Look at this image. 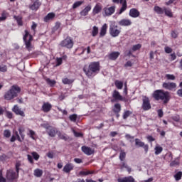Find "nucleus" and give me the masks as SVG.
I'll list each match as a JSON object with an SVG mask.
<instances>
[{
	"mask_svg": "<svg viewBox=\"0 0 182 182\" xmlns=\"http://www.w3.org/2000/svg\"><path fill=\"white\" fill-rule=\"evenodd\" d=\"M83 72L90 79L91 77H95V76L100 72V63L99 61L91 62L89 64L88 68L86 65L84 66Z\"/></svg>",
	"mask_w": 182,
	"mask_h": 182,
	"instance_id": "f257e3e1",
	"label": "nucleus"
},
{
	"mask_svg": "<svg viewBox=\"0 0 182 182\" xmlns=\"http://www.w3.org/2000/svg\"><path fill=\"white\" fill-rule=\"evenodd\" d=\"M152 97L157 102L161 100L163 102V105H167L171 99V95H170V92L168 91H164V90H156L154 91Z\"/></svg>",
	"mask_w": 182,
	"mask_h": 182,
	"instance_id": "f03ea898",
	"label": "nucleus"
},
{
	"mask_svg": "<svg viewBox=\"0 0 182 182\" xmlns=\"http://www.w3.org/2000/svg\"><path fill=\"white\" fill-rule=\"evenodd\" d=\"M18 93H21V87L18 85H13L11 89L4 94V97L5 100H12V99L18 97Z\"/></svg>",
	"mask_w": 182,
	"mask_h": 182,
	"instance_id": "7ed1b4c3",
	"label": "nucleus"
},
{
	"mask_svg": "<svg viewBox=\"0 0 182 182\" xmlns=\"http://www.w3.org/2000/svg\"><path fill=\"white\" fill-rule=\"evenodd\" d=\"M24 32L25 34L23 35V40L26 49L28 52H31V50H32V41H33V37L29 33L28 30H25Z\"/></svg>",
	"mask_w": 182,
	"mask_h": 182,
	"instance_id": "20e7f679",
	"label": "nucleus"
},
{
	"mask_svg": "<svg viewBox=\"0 0 182 182\" xmlns=\"http://www.w3.org/2000/svg\"><path fill=\"white\" fill-rule=\"evenodd\" d=\"M18 177H19V175L14 171L12 168H9L6 170V181L13 182L15 181V180L18 179Z\"/></svg>",
	"mask_w": 182,
	"mask_h": 182,
	"instance_id": "39448f33",
	"label": "nucleus"
},
{
	"mask_svg": "<svg viewBox=\"0 0 182 182\" xmlns=\"http://www.w3.org/2000/svg\"><path fill=\"white\" fill-rule=\"evenodd\" d=\"M73 45H75L73 39L70 36H68L60 43V46H61V48H66L67 49H72V48H73Z\"/></svg>",
	"mask_w": 182,
	"mask_h": 182,
	"instance_id": "423d86ee",
	"label": "nucleus"
},
{
	"mask_svg": "<svg viewBox=\"0 0 182 182\" xmlns=\"http://www.w3.org/2000/svg\"><path fill=\"white\" fill-rule=\"evenodd\" d=\"M118 26L116 25V23H112L109 26V35L112 36V38H117L119 35H120L122 31L120 29L117 28Z\"/></svg>",
	"mask_w": 182,
	"mask_h": 182,
	"instance_id": "0eeeda50",
	"label": "nucleus"
},
{
	"mask_svg": "<svg viewBox=\"0 0 182 182\" xmlns=\"http://www.w3.org/2000/svg\"><path fill=\"white\" fill-rule=\"evenodd\" d=\"M163 89L169 90V92H176L177 90V84L173 82H164L162 84Z\"/></svg>",
	"mask_w": 182,
	"mask_h": 182,
	"instance_id": "6e6552de",
	"label": "nucleus"
},
{
	"mask_svg": "<svg viewBox=\"0 0 182 182\" xmlns=\"http://www.w3.org/2000/svg\"><path fill=\"white\" fill-rule=\"evenodd\" d=\"M142 106L141 109L144 111L150 110L151 109V105L150 104V100L147 96L142 97Z\"/></svg>",
	"mask_w": 182,
	"mask_h": 182,
	"instance_id": "1a4fd4ad",
	"label": "nucleus"
},
{
	"mask_svg": "<svg viewBox=\"0 0 182 182\" xmlns=\"http://www.w3.org/2000/svg\"><path fill=\"white\" fill-rule=\"evenodd\" d=\"M116 11V6H112L111 7H105L103 9V15L104 16H112L113 14Z\"/></svg>",
	"mask_w": 182,
	"mask_h": 182,
	"instance_id": "9d476101",
	"label": "nucleus"
},
{
	"mask_svg": "<svg viewBox=\"0 0 182 182\" xmlns=\"http://www.w3.org/2000/svg\"><path fill=\"white\" fill-rule=\"evenodd\" d=\"M114 4H122V7L119 11V15H122V12H124L127 9V1L126 0H112Z\"/></svg>",
	"mask_w": 182,
	"mask_h": 182,
	"instance_id": "9b49d317",
	"label": "nucleus"
},
{
	"mask_svg": "<svg viewBox=\"0 0 182 182\" xmlns=\"http://www.w3.org/2000/svg\"><path fill=\"white\" fill-rule=\"evenodd\" d=\"M135 146L136 147H143L145 154H147L149 153V144H144V142L141 141V140L139 139H135Z\"/></svg>",
	"mask_w": 182,
	"mask_h": 182,
	"instance_id": "f8f14e48",
	"label": "nucleus"
},
{
	"mask_svg": "<svg viewBox=\"0 0 182 182\" xmlns=\"http://www.w3.org/2000/svg\"><path fill=\"white\" fill-rule=\"evenodd\" d=\"M41 5H42V3H41L39 0H36L32 4L29 5V9L33 11L34 12H36V11H38V9L41 8Z\"/></svg>",
	"mask_w": 182,
	"mask_h": 182,
	"instance_id": "ddd939ff",
	"label": "nucleus"
},
{
	"mask_svg": "<svg viewBox=\"0 0 182 182\" xmlns=\"http://www.w3.org/2000/svg\"><path fill=\"white\" fill-rule=\"evenodd\" d=\"M12 112H14V113H15V114H16L17 116L25 117V112L21 110V108H19L17 105L14 106V107L12 108Z\"/></svg>",
	"mask_w": 182,
	"mask_h": 182,
	"instance_id": "4468645a",
	"label": "nucleus"
},
{
	"mask_svg": "<svg viewBox=\"0 0 182 182\" xmlns=\"http://www.w3.org/2000/svg\"><path fill=\"white\" fill-rule=\"evenodd\" d=\"M75 168V165H73V164L72 163H68L66 164L63 168V171H64V173H70V171H72L73 169Z\"/></svg>",
	"mask_w": 182,
	"mask_h": 182,
	"instance_id": "2eb2a0df",
	"label": "nucleus"
},
{
	"mask_svg": "<svg viewBox=\"0 0 182 182\" xmlns=\"http://www.w3.org/2000/svg\"><path fill=\"white\" fill-rule=\"evenodd\" d=\"M41 110L44 113H49V111L52 110V104L49 102H44L41 107Z\"/></svg>",
	"mask_w": 182,
	"mask_h": 182,
	"instance_id": "dca6fc26",
	"label": "nucleus"
},
{
	"mask_svg": "<svg viewBox=\"0 0 182 182\" xmlns=\"http://www.w3.org/2000/svg\"><path fill=\"white\" fill-rule=\"evenodd\" d=\"M81 149H82V151H83V153L87 156H92V154L95 153V150L92 149V148L89 146H82Z\"/></svg>",
	"mask_w": 182,
	"mask_h": 182,
	"instance_id": "f3484780",
	"label": "nucleus"
},
{
	"mask_svg": "<svg viewBox=\"0 0 182 182\" xmlns=\"http://www.w3.org/2000/svg\"><path fill=\"white\" fill-rule=\"evenodd\" d=\"M119 26H130L132 25V20L129 18H123L118 21Z\"/></svg>",
	"mask_w": 182,
	"mask_h": 182,
	"instance_id": "a211bd4d",
	"label": "nucleus"
},
{
	"mask_svg": "<svg viewBox=\"0 0 182 182\" xmlns=\"http://www.w3.org/2000/svg\"><path fill=\"white\" fill-rule=\"evenodd\" d=\"M129 15L131 18H139L140 16V11L137 9L133 8L129 10Z\"/></svg>",
	"mask_w": 182,
	"mask_h": 182,
	"instance_id": "6ab92c4d",
	"label": "nucleus"
},
{
	"mask_svg": "<svg viewBox=\"0 0 182 182\" xmlns=\"http://www.w3.org/2000/svg\"><path fill=\"white\" fill-rule=\"evenodd\" d=\"M112 97L114 99V100H120L121 102H123V96L120 95V92L119 91L114 90L112 92Z\"/></svg>",
	"mask_w": 182,
	"mask_h": 182,
	"instance_id": "aec40b11",
	"label": "nucleus"
},
{
	"mask_svg": "<svg viewBox=\"0 0 182 182\" xmlns=\"http://www.w3.org/2000/svg\"><path fill=\"white\" fill-rule=\"evenodd\" d=\"M47 134H48L50 137H55L56 134H58V129L51 127L50 129L47 131Z\"/></svg>",
	"mask_w": 182,
	"mask_h": 182,
	"instance_id": "412c9836",
	"label": "nucleus"
},
{
	"mask_svg": "<svg viewBox=\"0 0 182 182\" xmlns=\"http://www.w3.org/2000/svg\"><path fill=\"white\" fill-rule=\"evenodd\" d=\"M107 33V23H105L100 28V38H103V36H106Z\"/></svg>",
	"mask_w": 182,
	"mask_h": 182,
	"instance_id": "4be33fe9",
	"label": "nucleus"
},
{
	"mask_svg": "<svg viewBox=\"0 0 182 182\" xmlns=\"http://www.w3.org/2000/svg\"><path fill=\"white\" fill-rule=\"evenodd\" d=\"M118 166L121 170L126 168L127 170L128 173H132V168L129 167V166L124 161H121V163L119 164Z\"/></svg>",
	"mask_w": 182,
	"mask_h": 182,
	"instance_id": "5701e85b",
	"label": "nucleus"
},
{
	"mask_svg": "<svg viewBox=\"0 0 182 182\" xmlns=\"http://www.w3.org/2000/svg\"><path fill=\"white\" fill-rule=\"evenodd\" d=\"M119 56H120V53L119 51H114L109 54L108 58L109 60H116Z\"/></svg>",
	"mask_w": 182,
	"mask_h": 182,
	"instance_id": "b1692460",
	"label": "nucleus"
},
{
	"mask_svg": "<svg viewBox=\"0 0 182 182\" xmlns=\"http://www.w3.org/2000/svg\"><path fill=\"white\" fill-rule=\"evenodd\" d=\"M92 11V6L88 5L82 11H80L81 16H87L89 15V12Z\"/></svg>",
	"mask_w": 182,
	"mask_h": 182,
	"instance_id": "393cba45",
	"label": "nucleus"
},
{
	"mask_svg": "<svg viewBox=\"0 0 182 182\" xmlns=\"http://www.w3.org/2000/svg\"><path fill=\"white\" fill-rule=\"evenodd\" d=\"M55 16V13H48L43 18L44 22H49V21H52L54 19Z\"/></svg>",
	"mask_w": 182,
	"mask_h": 182,
	"instance_id": "a878e982",
	"label": "nucleus"
},
{
	"mask_svg": "<svg viewBox=\"0 0 182 182\" xmlns=\"http://www.w3.org/2000/svg\"><path fill=\"white\" fill-rule=\"evenodd\" d=\"M100 12H102V6L100 4H97L92 10L93 15H97Z\"/></svg>",
	"mask_w": 182,
	"mask_h": 182,
	"instance_id": "bb28decb",
	"label": "nucleus"
},
{
	"mask_svg": "<svg viewBox=\"0 0 182 182\" xmlns=\"http://www.w3.org/2000/svg\"><path fill=\"white\" fill-rule=\"evenodd\" d=\"M154 11L158 14V15H163V14H164V8H161L159 6H155L154 7Z\"/></svg>",
	"mask_w": 182,
	"mask_h": 182,
	"instance_id": "cd10ccee",
	"label": "nucleus"
},
{
	"mask_svg": "<svg viewBox=\"0 0 182 182\" xmlns=\"http://www.w3.org/2000/svg\"><path fill=\"white\" fill-rule=\"evenodd\" d=\"M9 16V14L6 12V11H3L1 14L0 22H4V21L8 18Z\"/></svg>",
	"mask_w": 182,
	"mask_h": 182,
	"instance_id": "c85d7f7f",
	"label": "nucleus"
},
{
	"mask_svg": "<svg viewBox=\"0 0 182 182\" xmlns=\"http://www.w3.org/2000/svg\"><path fill=\"white\" fill-rule=\"evenodd\" d=\"M21 166H22V163L21 162V161H17L15 164V170H16V173H18V175H19V171L22 170V168H21Z\"/></svg>",
	"mask_w": 182,
	"mask_h": 182,
	"instance_id": "c756f323",
	"label": "nucleus"
},
{
	"mask_svg": "<svg viewBox=\"0 0 182 182\" xmlns=\"http://www.w3.org/2000/svg\"><path fill=\"white\" fill-rule=\"evenodd\" d=\"M14 19L16 21L17 25L18 26H23V21H22V17L19 16H14Z\"/></svg>",
	"mask_w": 182,
	"mask_h": 182,
	"instance_id": "7c9ffc66",
	"label": "nucleus"
},
{
	"mask_svg": "<svg viewBox=\"0 0 182 182\" xmlns=\"http://www.w3.org/2000/svg\"><path fill=\"white\" fill-rule=\"evenodd\" d=\"M98 34H99V27L94 26L91 31V35L92 36H93V38H95L97 36Z\"/></svg>",
	"mask_w": 182,
	"mask_h": 182,
	"instance_id": "2f4dec72",
	"label": "nucleus"
},
{
	"mask_svg": "<svg viewBox=\"0 0 182 182\" xmlns=\"http://www.w3.org/2000/svg\"><path fill=\"white\" fill-rule=\"evenodd\" d=\"M112 110L114 113H119V112H122V105H120L119 103L115 104Z\"/></svg>",
	"mask_w": 182,
	"mask_h": 182,
	"instance_id": "473e14b6",
	"label": "nucleus"
},
{
	"mask_svg": "<svg viewBox=\"0 0 182 182\" xmlns=\"http://www.w3.org/2000/svg\"><path fill=\"white\" fill-rule=\"evenodd\" d=\"M164 13L166 16H168L169 18H173V12H171V9L164 7Z\"/></svg>",
	"mask_w": 182,
	"mask_h": 182,
	"instance_id": "72a5a7b5",
	"label": "nucleus"
},
{
	"mask_svg": "<svg viewBox=\"0 0 182 182\" xmlns=\"http://www.w3.org/2000/svg\"><path fill=\"white\" fill-rule=\"evenodd\" d=\"M114 85L116 86L117 89H119V90L123 89V82L119 80L114 81Z\"/></svg>",
	"mask_w": 182,
	"mask_h": 182,
	"instance_id": "f704fd0d",
	"label": "nucleus"
},
{
	"mask_svg": "<svg viewBox=\"0 0 182 182\" xmlns=\"http://www.w3.org/2000/svg\"><path fill=\"white\" fill-rule=\"evenodd\" d=\"M46 82L50 86V87H53V86L56 85V81L55 80H50V78H46Z\"/></svg>",
	"mask_w": 182,
	"mask_h": 182,
	"instance_id": "c9c22d12",
	"label": "nucleus"
},
{
	"mask_svg": "<svg viewBox=\"0 0 182 182\" xmlns=\"http://www.w3.org/2000/svg\"><path fill=\"white\" fill-rule=\"evenodd\" d=\"M24 132H25V129H23L22 127L18 128V133L21 137L22 141H23L25 140V134H23Z\"/></svg>",
	"mask_w": 182,
	"mask_h": 182,
	"instance_id": "e433bc0d",
	"label": "nucleus"
},
{
	"mask_svg": "<svg viewBox=\"0 0 182 182\" xmlns=\"http://www.w3.org/2000/svg\"><path fill=\"white\" fill-rule=\"evenodd\" d=\"M62 82L63 85H72V83H73V80L65 77L62 79Z\"/></svg>",
	"mask_w": 182,
	"mask_h": 182,
	"instance_id": "4c0bfd02",
	"label": "nucleus"
},
{
	"mask_svg": "<svg viewBox=\"0 0 182 182\" xmlns=\"http://www.w3.org/2000/svg\"><path fill=\"white\" fill-rule=\"evenodd\" d=\"M176 181H180V180H181L182 178V172L181 171H178L177 172L174 176H173Z\"/></svg>",
	"mask_w": 182,
	"mask_h": 182,
	"instance_id": "58836bf2",
	"label": "nucleus"
},
{
	"mask_svg": "<svg viewBox=\"0 0 182 182\" xmlns=\"http://www.w3.org/2000/svg\"><path fill=\"white\" fill-rule=\"evenodd\" d=\"M43 174V171H42V170L41 169L37 168L34 171V176L36 177H42Z\"/></svg>",
	"mask_w": 182,
	"mask_h": 182,
	"instance_id": "ea45409f",
	"label": "nucleus"
},
{
	"mask_svg": "<svg viewBox=\"0 0 182 182\" xmlns=\"http://www.w3.org/2000/svg\"><path fill=\"white\" fill-rule=\"evenodd\" d=\"M83 3V1H78L75 2L73 5V9H76V8H79V6H80Z\"/></svg>",
	"mask_w": 182,
	"mask_h": 182,
	"instance_id": "a19ab883",
	"label": "nucleus"
},
{
	"mask_svg": "<svg viewBox=\"0 0 182 182\" xmlns=\"http://www.w3.org/2000/svg\"><path fill=\"white\" fill-rule=\"evenodd\" d=\"M141 49V44L134 45L132 48V52H136V50H140Z\"/></svg>",
	"mask_w": 182,
	"mask_h": 182,
	"instance_id": "79ce46f5",
	"label": "nucleus"
},
{
	"mask_svg": "<svg viewBox=\"0 0 182 182\" xmlns=\"http://www.w3.org/2000/svg\"><path fill=\"white\" fill-rule=\"evenodd\" d=\"M125 159H126V152H124L123 150H121L119 154L120 161H124Z\"/></svg>",
	"mask_w": 182,
	"mask_h": 182,
	"instance_id": "37998d69",
	"label": "nucleus"
},
{
	"mask_svg": "<svg viewBox=\"0 0 182 182\" xmlns=\"http://www.w3.org/2000/svg\"><path fill=\"white\" fill-rule=\"evenodd\" d=\"M155 154L156 156H159L163 151V147L161 146H156L155 149Z\"/></svg>",
	"mask_w": 182,
	"mask_h": 182,
	"instance_id": "c03bdc74",
	"label": "nucleus"
},
{
	"mask_svg": "<svg viewBox=\"0 0 182 182\" xmlns=\"http://www.w3.org/2000/svg\"><path fill=\"white\" fill-rule=\"evenodd\" d=\"M89 174H93L92 171H80V176H89Z\"/></svg>",
	"mask_w": 182,
	"mask_h": 182,
	"instance_id": "a18cd8bd",
	"label": "nucleus"
},
{
	"mask_svg": "<svg viewBox=\"0 0 182 182\" xmlns=\"http://www.w3.org/2000/svg\"><path fill=\"white\" fill-rule=\"evenodd\" d=\"M4 136L6 139H9L11 137V131L9 129H6L4 131Z\"/></svg>",
	"mask_w": 182,
	"mask_h": 182,
	"instance_id": "49530a36",
	"label": "nucleus"
},
{
	"mask_svg": "<svg viewBox=\"0 0 182 182\" xmlns=\"http://www.w3.org/2000/svg\"><path fill=\"white\" fill-rule=\"evenodd\" d=\"M69 119L71 122H75L76 120L77 119V114H73L69 116Z\"/></svg>",
	"mask_w": 182,
	"mask_h": 182,
	"instance_id": "de8ad7c7",
	"label": "nucleus"
},
{
	"mask_svg": "<svg viewBox=\"0 0 182 182\" xmlns=\"http://www.w3.org/2000/svg\"><path fill=\"white\" fill-rule=\"evenodd\" d=\"M179 165H180V161L178 160H174L170 163L171 167H176V166H179Z\"/></svg>",
	"mask_w": 182,
	"mask_h": 182,
	"instance_id": "09e8293b",
	"label": "nucleus"
},
{
	"mask_svg": "<svg viewBox=\"0 0 182 182\" xmlns=\"http://www.w3.org/2000/svg\"><path fill=\"white\" fill-rule=\"evenodd\" d=\"M132 112H130L129 110H127L124 112L123 114V119L124 120H126V119H127V117H129V116H130V114H132Z\"/></svg>",
	"mask_w": 182,
	"mask_h": 182,
	"instance_id": "8fccbe9b",
	"label": "nucleus"
},
{
	"mask_svg": "<svg viewBox=\"0 0 182 182\" xmlns=\"http://www.w3.org/2000/svg\"><path fill=\"white\" fill-rule=\"evenodd\" d=\"M166 77L168 80H176V76L171 74H166Z\"/></svg>",
	"mask_w": 182,
	"mask_h": 182,
	"instance_id": "3c124183",
	"label": "nucleus"
},
{
	"mask_svg": "<svg viewBox=\"0 0 182 182\" xmlns=\"http://www.w3.org/2000/svg\"><path fill=\"white\" fill-rule=\"evenodd\" d=\"M31 155L33 156V158L34 159V160H36V161H38L39 160V157H41V156H39L37 152H32Z\"/></svg>",
	"mask_w": 182,
	"mask_h": 182,
	"instance_id": "603ef678",
	"label": "nucleus"
},
{
	"mask_svg": "<svg viewBox=\"0 0 182 182\" xmlns=\"http://www.w3.org/2000/svg\"><path fill=\"white\" fill-rule=\"evenodd\" d=\"M125 182H135L134 178L133 176H126L124 177Z\"/></svg>",
	"mask_w": 182,
	"mask_h": 182,
	"instance_id": "864d4df0",
	"label": "nucleus"
},
{
	"mask_svg": "<svg viewBox=\"0 0 182 182\" xmlns=\"http://www.w3.org/2000/svg\"><path fill=\"white\" fill-rule=\"evenodd\" d=\"M0 72H8V67L5 65H0Z\"/></svg>",
	"mask_w": 182,
	"mask_h": 182,
	"instance_id": "5fc2aeb1",
	"label": "nucleus"
},
{
	"mask_svg": "<svg viewBox=\"0 0 182 182\" xmlns=\"http://www.w3.org/2000/svg\"><path fill=\"white\" fill-rule=\"evenodd\" d=\"M171 36L173 39H177V38L178 37V33H177L176 31H172L171 33Z\"/></svg>",
	"mask_w": 182,
	"mask_h": 182,
	"instance_id": "6e6d98bb",
	"label": "nucleus"
},
{
	"mask_svg": "<svg viewBox=\"0 0 182 182\" xmlns=\"http://www.w3.org/2000/svg\"><path fill=\"white\" fill-rule=\"evenodd\" d=\"M28 134V136H30V137L31 139H33V140H35V136L36 134L34 132L33 130L29 129V134Z\"/></svg>",
	"mask_w": 182,
	"mask_h": 182,
	"instance_id": "4d7b16f0",
	"label": "nucleus"
},
{
	"mask_svg": "<svg viewBox=\"0 0 182 182\" xmlns=\"http://www.w3.org/2000/svg\"><path fill=\"white\" fill-rule=\"evenodd\" d=\"M58 136L59 139H61V140H65V141L68 140V137H66V136L62 134L61 132H58Z\"/></svg>",
	"mask_w": 182,
	"mask_h": 182,
	"instance_id": "13d9d810",
	"label": "nucleus"
},
{
	"mask_svg": "<svg viewBox=\"0 0 182 182\" xmlns=\"http://www.w3.org/2000/svg\"><path fill=\"white\" fill-rule=\"evenodd\" d=\"M75 137H83V134L76 132L75 129L73 130Z\"/></svg>",
	"mask_w": 182,
	"mask_h": 182,
	"instance_id": "bf43d9fd",
	"label": "nucleus"
},
{
	"mask_svg": "<svg viewBox=\"0 0 182 182\" xmlns=\"http://www.w3.org/2000/svg\"><path fill=\"white\" fill-rule=\"evenodd\" d=\"M56 66H60L62 63H63V60H62V58H56Z\"/></svg>",
	"mask_w": 182,
	"mask_h": 182,
	"instance_id": "052dcab7",
	"label": "nucleus"
},
{
	"mask_svg": "<svg viewBox=\"0 0 182 182\" xmlns=\"http://www.w3.org/2000/svg\"><path fill=\"white\" fill-rule=\"evenodd\" d=\"M36 28H38V24L34 21L32 22L31 29L33 32H36Z\"/></svg>",
	"mask_w": 182,
	"mask_h": 182,
	"instance_id": "680f3d73",
	"label": "nucleus"
},
{
	"mask_svg": "<svg viewBox=\"0 0 182 182\" xmlns=\"http://www.w3.org/2000/svg\"><path fill=\"white\" fill-rule=\"evenodd\" d=\"M164 50H165L166 53H171V52H173V49L168 46H166L164 48Z\"/></svg>",
	"mask_w": 182,
	"mask_h": 182,
	"instance_id": "e2e57ef3",
	"label": "nucleus"
},
{
	"mask_svg": "<svg viewBox=\"0 0 182 182\" xmlns=\"http://www.w3.org/2000/svg\"><path fill=\"white\" fill-rule=\"evenodd\" d=\"M61 25H62V23L60 22L57 21L54 26L55 31H58V29H59V28H60Z\"/></svg>",
	"mask_w": 182,
	"mask_h": 182,
	"instance_id": "0e129e2a",
	"label": "nucleus"
},
{
	"mask_svg": "<svg viewBox=\"0 0 182 182\" xmlns=\"http://www.w3.org/2000/svg\"><path fill=\"white\" fill-rule=\"evenodd\" d=\"M42 127H43V129H46V132H47V131L49 130V129H50L52 127L50 126L49 124H42Z\"/></svg>",
	"mask_w": 182,
	"mask_h": 182,
	"instance_id": "69168bd1",
	"label": "nucleus"
},
{
	"mask_svg": "<svg viewBox=\"0 0 182 182\" xmlns=\"http://www.w3.org/2000/svg\"><path fill=\"white\" fill-rule=\"evenodd\" d=\"M0 182H6V179L2 176V170H0Z\"/></svg>",
	"mask_w": 182,
	"mask_h": 182,
	"instance_id": "338daca9",
	"label": "nucleus"
},
{
	"mask_svg": "<svg viewBox=\"0 0 182 182\" xmlns=\"http://www.w3.org/2000/svg\"><path fill=\"white\" fill-rule=\"evenodd\" d=\"M172 120L177 122H180V115H175L172 117Z\"/></svg>",
	"mask_w": 182,
	"mask_h": 182,
	"instance_id": "774afa93",
	"label": "nucleus"
}]
</instances>
